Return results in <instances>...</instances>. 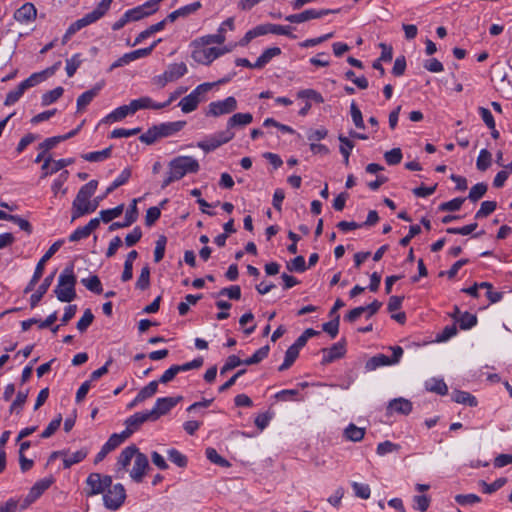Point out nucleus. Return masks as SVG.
I'll return each instance as SVG.
<instances>
[{"instance_id":"obj_1","label":"nucleus","mask_w":512,"mask_h":512,"mask_svg":"<svg viewBox=\"0 0 512 512\" xmlns=\"http://www.w3.org/2000/svg\"><path fill=\"white\" fill-rule=\"evenodd\" d=\"M200 169L198 161L192 156H178L168 163L167 177L163 180L161 188L182 179L186 174L197 173Z\"/></svg>"},{"instance_id":"obj_2","label":"nucleus","mask_w":512,"mask_h":512,"mask_svg":"<svg viewBox=\"0 0 512 512\" xmlns=\"http://www.w3.org/2000/svg\"><path fill=\"white\" fill-rule=\"evenodd\" d=\"M98 186L96 180H91L83 185L73 201L72 220L88 213L94 212L98 207V202H91L90 197L95 193Z\"/></svg>"},{"instance_id":"obj_3","label":"nucleus","mask_w":512,"mask_h":512,"mask_svg":"<svg viewBox=\"0 0 512 512\" xmlns=\"http://www.w3.org/2000/svg\"><path fill=\"white\" fill-rule=\"evenodd\" d=\"M76 276L74 275L73 265L66 267L58 278V285L54 292L57 299L61 302H71L76 297L75 292Z\"/></svg>"},{"instance_id":"obj_4","label":"nucleus","mask_w":512,"mask_h":512,"mask_svg":"<svg viewBox=\"0 0 512 512\" xmlns=\"http://www.w3.org/2000/svg\"><path fill=\"white\" fill-rule=\"evenodd\" d=\"M111 484V476L102 475L100 473H91L86 479L85 494L88 497L103 494Z\"/></svg>"},{"instance_id":"obj_5","label":"nucleus","mask_w":512,"mask_h":512,"mask_svg":"<svg viewBox=\"0 0 512 512\" xmlns=\"http://www.w3.org/2000/svg\"><path fill=\"white\" fill-rule=\"evenodd\" d=\"M390 350L392 351L391 356L377 354L371 357L365 364L366 370L372 371L382 366L393 365L398 363L403 355L402 347L394 346L390 347Z\"/></svg>"},{"instance_id":"obj_6","label":"nucleus","mask_w":512,"mask_h":512,"mask_svg":"<svg viewBox=\"0 0 512 512\" xmlns=\"http://www.w3.org/2000/svg\"><path fill=\"white\" fill-rule=\"evenodd\" d=\"M106 493L103 495L104 505L107 509L116 511L118 510L126 499V490L120 483L111 485L106 489Z\"/></svg>"},{"instance_id":"obj_7","label":"nucleus","mask_w":512,"mask_h":512,"mask_svg":"<svg viewBox=\"0 0 512 512\" xmlns=\"http://www.w3.org/2000/svg\"><path fill=\"white\" fill-rule=\"evenodd\" d=\"M63 245V240H58L54 242L49 249L46 251V253L42 256V258L39 260V262L36 265L34 274L28 283L27 287L25 288L24 292L28 293L29 291L33 290L37 282L40 280V278L43 275L44 272V266L45 263L60 249V247Z\"/></svg>"},{"instance_id":"obj_8","label":"nucleus","mask_w":512,"mask_h":512,"mask_svg":"<svg viewBox=\"0 0 512 512\" xmlns=\"http://www.w3.org/2000/svg\"><path fill=\"white\" fill-rule=\"evenodd\" d=\"M193 51L191 57L199 64L209 65L219 56L224 54V50L216 47H207L205 45H192Z\"/></svg>"},{"instance_id":"obj_9","label":"nucleus","mask_w":512,"mask_h":512,"mask_svg":"<svg viewBox=\"0 0 512 512\" xmlns=\"http://www.w3.org/2000/svg\"><path fill=\"white\" fill-rule=\"evenodd\" d=\"M139 449L135 445H130L124 448L119 454L115 467L116 478L123 479L125 474L128 472V466L132 459L135 458Z\"/></svg>"},{"instance_id":"obj_10","label":"nucleus","mask_w":512,"mask_h":512,"mask_svg":"<svg viewBox=\"0 0 512 512\" xmlns=\"http://www.w3.org/2000/svg\"><path fill=\"white\" fill-rule=\"evenodd\" d=\"M237 109V100L229 96L224 100L214 101L208 105L207 116L219 117L234 112Z\"/></svg>"},{"instance_id":"obj_11","label":"nucleus","mask_w":512,"mask_h":512,"mask_svg":"<svg viewBox=\"0 0 512 512\" xmlns=\"http://www.w3.org/2000/svg\"><path fill=\"white\" fill-rule=\"evenodd\" d=\"M234 138V133L230 130H225L217 135L211 136L203 141H199L197 143V147L205 151L206 153H209L211 151H214L221 145L229 142Z\"/></svg>"},{"instance_id":"obj_12","label":"nucleus","mask_w":512,"mask_h":512,"mask_svg":"<svg viewBox=\"0 0 512 512\" xmlns=\"http://www.w3.org/2000/svg\"><path fill=\"white\" fill-rule=\"evenodd\" d=\"M203 363V358L199 357L183 365H173L160 376L159 383L165 384L167 382H170L179 372H184L191 369H198L202 367Z\"/></svg>"},{"instance_id":"obj_13","label":"nucleus","mask_w":512,"mask_h":512,"mask_svg":"<svg viewBox=\"0 0 512 512\" xmlns=\"http://www.w3.org/2000/svg\"><path fill=\"white\" fill-rule=\"evenodd\" d=\"M148 421H156V412L155 411H144L137 412L134 415L128 417L125 420V431L126 434L131 436L135 431H137L142 424Z\"/></svg>"},{"instance_id":"obj_14","label":"nucleus","mask_w":512,"mask_h":512,"mask_svg":"<svg viewBox=\"0 0 512 512\" xmlns=\"http://www.w3.org/2000/svg\"><path fill=\"white\" fill-rule=\"evenodd\" d=\"M338 10H331V9H321V10H315V9H307L301 13L297 14H291L285 17V20L290 23H303L312 19H318L322 18L328 14L331 13H337Z\"/></svg>"},{"instance_id":"obj_15","label":"nucleus","mask_w":512,"mask_h":512,"mask_svg":"<svg viewBox=\"0 0 512 512\" xmlns=\"http://www.w3.org/2000/svg\"><path fill=\"white\" fill-rule=\"evenodd\" d=\"M149 467L148 457L144 453L138 451L134 458L133 467L129 471L131 479L136 483L142 482Z\"/></svg>"},{"instance_id":"obj_16","label":"nucleus","mask_w":512,"mask_h":512,"mask_svg":"<svg viewBox=\"0 0 512 512\" xmlns=\"http://www.w3.org/2000/svg\"><path fill=\"white\" fill-rule=\"evenodd\" d=\"M412 402L406 398L398 397L389 401L386 407V415L392 416L395 413L400 415H409L412 412Z\"/></svg>"},{"instance_id":"obj_17","label":"nucleus","mask_w":512,"mask_h":512,"mask_svg":"<svg viewBox=\"0 0 512 512\" xmlns=\"http://www.w3.org/2000/svg\"><path fill=\"white\" fill-rule=\"evenodd\" d=\"M53 478L48 477L37 481L29 490L23 508L35 502L53 483Z\"/></svg>"},{"instance_id":"obj_18","label":"nucleus","mask_w":512,"mask_h":512,"mask_svg":"<svg viewBox=\"0 0 512 512\" xmlns=\"http://www.w3.org/2000/svg\"><path fill=\"white\" fill-rule=\"evenodd\" d=\"M181 400V396L158 398L154 407L150 411L156 412V420H158L161 416L167 414L172 408H174Z\"/></svg>"},{"instance_id":"obj_19","label":"nucleus","mask_w":512,"mask_h":512,"mask_svg":"<svg viewBox=\"0 0 512 512\" xmlns=\"http://www.w3.org/2000/svg\"><path fill=\"white\" fill-rule=\"evenodd\" d=\"M137 199L132 200V204L126 211L125 220L123 222H113L109 226L110 231H115L121 228H126L131 226L138 218V209H137Z\"/></svg>"},{"instance_id":"obj_20","label":"nucleus","mask_w":512,"mask_h":512,"mask_svg":"<svg viewBox=\"0 0 512 512\" xmlns=\"http://www.w3.org/2000/svg\"><path fill=\"white\" fill-rule=\"evenodd\" d=\"M37 17V9L33 3H25L14 13V19L19 23L34 21Z\"/></svg>"},{"instance_id":"obj_21","label":"nucleus","mask_w":512,"mask_h":512,"mask_svg":"<svg viewBox=\"0 0 512 512\" xmlns=\"http://www.w3.org/2000/svg\"><path fill=\"white\" fill-rule=\"evenodd\" d=\"M113 0H101V2L97 5V7L91 11L90 13H87L85 16H83V19L85 20L86 25H90L92 23H95L100 18H102L107 11L109 10Z\"/></svg>"},{"instance_id":"obj_22","label":"nucleus","mask_w":512,"mask_h":512,"mask_svg":"<svg viewBox=\"0 0 512 512\" xmlns=\"http://www.w3.org/2000/svg\"><path fill=\"white\" fill-rule=\"evenodd\" d=\"M157 11L154 8V5L151 4V1L145 2L143 5L137 6L135 8L129 9L128 12L130 14V19L132 21H139Z\"/></svg>"},{"instance_id":"obj_23","label":"nucleus","mask_w":512,"mask_h":512,"mask_svg":"<svg viewBox=\"0 0 512 512\" xmlns=\"http://www.w3.org/2000/svg\"><path fill=\"white\" fill-rule=\"evenodd\" d=\"M54 274L55 273H52L51 275L47 276L43 280L41 285L38 287L37 291L31 295V297H30L31 308L36 307L37 304L41 301L44 294H46V292L48 291L49 287L51 286V284L53 282Z\"/></svg>"},{"instance_id":"obj_24","label":"nucleus","mask_w":512,"mask_h":512,"mask_svg":"<svg viewBox=\"0 0 512 512\" xmlns=\"http://www.w3.org/2000/svg\"><path fill=\"white\" fill-rule=\"evenodd\" d=\"M281 54V49L279 47H271L267 48L263 51V53L257 58L256 62L253 63V69H262L265 67L274 57L279 56Z\"/></svg>"},{"instance_id":"obj_25","label":"nucleus","mask_w":512,"mask_h":512,"mask_svg":"<svg viewBox=\"0 0 512 512\" xmlns=\"http://www.w3.org/2000/svg\"><path fill=\"white\" fill-rule=\"evenodd\" d=\"M323 361L330 363L345 354V346L342 343H335L330 348L322 349Z\"/></svg>"},{"instance_id":"obj_26","label":"nucleus","mask_w":512,"mask_h":512,"mask_svg":"<svg viewBox=\"0 0 512 512\" xmlns=\"http://www.w3.org/2000/svg\"><path fill=\"white\" fill-rule=\"evenodd\" d=\"M225 29L223 27H219L218 33L213 35H206L195 39L191 45H210V44H223L225 42L224 36Z\"/></svg>"},{"instance_id":"obj_27","label":"nucleus","mask_w":512,"mask_h":512,"mask_svg":"<svg viewBox=\"0 0 512 512\" xmlns=\"http://www.w3.org/2000/svg\"><path fill=\"white\" fill-rule=\"evenodd\" d=\"M200 7H201V3L198 1L191 3L189 5L183 6L179 9L171 12L170 14H168L166 17V20H168L169 22H174L179 17H185L191 13L196 12Z\"/></svg>"},{"instance_id":"obj_28","label":"nucleus","mask_w":512,"mask_h":512,"mask_svg":"<svg viewBox=\"0 0 512 512\" xmlns=\"http://www.w3.org/2000/svg\"><path fill=\"white\" fill-rule=\"evenodd\" d=\"M186 125L185 121H175V122H167L161 123L157 125L160 137H168L171 136L178 131L182 130Z\"/></svg>"},{"instance_id":"obj_29","label":"nucleus","mask_w":512,"mask_h":512,"mask_svg":"<svg viewBox=\"0 0 512 512\" xmlns=\"http://www.w3.org/2000/svg\"><path fill=\"white\" fill-rule=\"evenodd\" d=\"M187 72V66L185 63H174L168 66L165 70L166 81H175L185 75Z\"/></svg>"},{"instance_id":"obj_30","label":"nucleus","mask_w":512,"mask_h":512,"mask_svg":"<svg viewBox=\"0 0 512 512\" xmlns=\"http://www.w3.org/2000/svg\"><path fill=\"white\" fill-rule=\"evenodd\" d=\"M451 397L454 402L464 404L470 407H476L478 404L476 397H474L469 392L455 389L452 392Z\"/></svg>"},{"instance_id":"obj_31","label":"nucleus","mask_w":512,"mask_h":512,"mask_svg":"<svg viewBox=\"0 0 512 512\" xmlns=\"http://www.w3.org/2000/svg\"><path fill=\"white\" fill-rule=\"evenodd\" d=\"M57 144H59V139L55 137H50L45 139L42 143L38 145V149L40 152L35 158V163H39L42 160H45L49 154L48 151L53 149Z\"/></svg>"},{"instance_id":"obj_32","label":"nucleus","mask_w":512,"mask_h":512,"mask_svg":"<svg viewBox=\"0 0 512 512\" xmlns=\"http://www.w3.org/2000/svg\"><path fill=\"white\" fill-rule=\"evenodd\" d=\"M252 121L253 116L251 113H236L228 119L226 130L231 131L233 127L249 125Z\"/></svg>"},{"instance_id":"obj_33","label":"nucleus","mask_w":512,"mask_h":512,"mask_svg":"<svg viewBox=\"0 0 512 512\" xmlns=\"http://www.w3.org/2000/svg\"><path fill=\"white\" fill-rule=\"evenodd\" d=\"M129 114H134L132 111H130V104L129 105H123L115 110H113L111 113H109L105 118L104 122L106 123H113L117 121H121Z\"/></svg>"},{"instance_id":"obj_34","label":"nucleus","mask_w":512,"mask_h":512,"mask_svg":"<svg viewBox=\"0 0 512 512\" xmlns=\"http://www.w3.org/2000/svg\"><path fill=\"white\" fill-rule=\"evenodd\" d=\"M200 101L201 99L198 98L193 92H191L189 95L182 98L178 105L182 112L190 113L197 109Z\"/></svg>"},{"instance_id":"obj_35","label":"nucleus","mask_w":512,"mask_h":512,"mask_svg":"<svg viewBox=\"0 0 512 512\" xmlns=\"http://www.w3.org/2000/svg\"><path fill=\"white\" fill-rule=\"evenodd\" d=\"M99 90H100V87H94V88L82 93L77 98V111L80 112V111L84 110L91 103V101L98 95Z\"/></svg>"},{"instance_id":"obj_36","label":"nucleus","mask_w":512,"mask_h":512,"mask_svg":"<svg viewBox=\"0 0 512 512\" xmlns=\"http://www.w3.org/2000/svg\"><path fill=\"white\" fill-rule=\"evenodd\" d=\"M244 364V360H241L236 355H230L227 357L224 365L220 369V378H225L229 372Z\"/></svg>"},{"instance_id":"obj_37","label":"nucleus","mask_w":512,"mask_h":512,"mask_svg":"<svg viewBox=\"0 0 512 512\" xmlns=\"http://www.w3.org/2000/svg\"><path fill=\"white\" fill-rule=\"evenodd\" d=\"M157 387L158 386H144L140 390L138 395L135 397V399L127 405V407L129 409H132L136 405H138L139 403H141L144 400H146L147 398L152 397L157 392Z\"/></svg>"},{"instance_id":"obj_38","label":"nucleus","mask_w":512,"mask_h":512,"mask_svg":"<svg viewBox=\"0 0 512 512\" xmlns=\"http://www.w3.org/2000/svg\"><path fill=\"white\" fill-rule=\"evenodd\" d=\"M156 102L150 97L144 96L130 102V111L136 113L140 109H154Z\"/></svg>"},{"instance_id":"obj_39","label":"nucleus","mask_w":512,"mask_h":512,"mask_svg":"<svg viewBox=\"0 0 512 512\" xmlns=\"http://www.w3.org/2000/svg\"><path fill=\"white\" fill-rule=\"evenodd\" d=\"M88 454L87 449H80L70 455L65 454V457L63 459V466L65 469L70 468L72 465L81 462L86 458Z\"/></svg>"},{"instance_id":"obj_40","label":"nucleus","mask_w":512,"mask_h":512,"mask_svg":"<svg viewBox=\"0 0 512 512\" xmlns=\"http://www.w3.org/2000/svg\"><path fill=\"white\" fill-rule=\"evenodd\" d=\"M338 140L341 143L339 150H340V153L342 154V156L344 158V164L348 165L349 164L350 152L354 148V143L348 137H346V136H344L342 134H340L338 136Z\"/></svg>"},{"instance_id":"obj_41","label":"nucleus","mask_w":512,"mask_h":512,"mask_svg":"<svg viewBox=\"0 0 512 512\" xmlns=\"http://www.w3.org/2000/svg\"><path fill=\"white\" fill-rule=\"evenodd\" d=\"M364 435L365 429L357 427L354 424H349L348 427L344 430V436L346 437V439L353 442L361 441Z\"/></svg>"},{"instance_id":"obj_42","label":"nucleus","mask_w":512,"mask_h":512,"mask_svg":"<svg viewBox=\"0 0 512 512\" xmlns=\"http://www.w3.org/2000/svg\"><path fill=\"white\" fill-rule=\"evenodd\" d=\"M112 146H109L101 151L90 152L82 155V158L89 162H100L111 156Z\"/></svg>"},{"instance_id":"obj_43","label":"nucleus","mask_w":512,"mask_h":512,"mask_svg":"<svg viewBox=\"0 0 512 512\" xmlns=\"http://www.w3.org/2000/svg\"><path fill=\"white\" fill-rule=\"evenodd\" d=\"M150 286V267L145 265L137 278L135 287L141 291L148 289Z\"/></svg>"},{"instance_id":"obj_44","label":"nucleus","mask_w":512,"mask_h":512,"mask_svg":"<svg viewBox=\"0 0 512 512\" xmlns=\"http://www.w3.org/2000/svg\"><path fill=\"white\" fill-rule=\"evenodd\" d=\"M131 177V170L129 168H125L121 174L111 183V185L106 189L105 195L110 194L118 187L124 185L129 178Z\"/></svg>"},{"instance_id":"obj_45","label":"nucleus","mask_w":512,"mask_h":512,"mask_svg":"<svg viewBox=\"0 0 512 512\" xmlns=\"http://www.w3.org/2000/svg\"><path fill=\"white\" fill-rule=\"evenodd\" d=\"M128 437L130 436L126 434L125 430L122 431L121 433H114L109 437L108 441L104 445L106 446V449L113 451L118 446H120Z\"/></svg>"},{"instance_id":"obj_46","label":"nucleus","mask_w":512,"mask_h":512,"mask_svg":"<svg viewBox=\"0 0 512 512\" xmlns=\"http://www.w3.org/2000/svg\"><path fill=\"white\" fill-rule=\"evenodd\" d=\"M123 210H124V204H120L112 209L101 210L100 211V219L104 223H108V222L112 221L113 219L119 217L123 213Z\"/></svg>"},{"instance_id":"obj_47","label":"nucleus","mask_w":512,"mask_h":512,"mask_svg":"<svg viewBox=\"0 0 512 512\" xmlns=\"http://www.w3.org/2000/svg\"><path fill=\"white\" fill-rule=\"evenodd\" d=\"M64 89L62 87H56L55 89L44 93L41 97V104L43 106H48L54 102H56L62 95Z\"/></svg>"},{"instance_id":"obj_48","label":"nucleus","mask_w":512,"mask_h":512,"mask_svg":"<svg viewBox=\"0 0 512 512\" xmlns=\"http://www.w3.org/2000/svg\"><path fill=\"white\" fill-rule=\"evenodd\" d=\"M81 283L90 291L96 293V294H101L103 289H102V285H101V282H100V279L98 278V276L96 275H93L89 278H84L81 280Z\"/></svg>"},{"instance_id":"obj_49","label":"nucleus","mask_w":512,"mask_h":512,"mask_svg":"<svg viewBox=\"0 0 512 512\" xmlns=\"http://www.w3.org/2000/svg\"><path fill=\"white\" fill-rule=\"evenodd\" d=\"M298 355L299 351L296 349V347L290 346L285 353L284 362L279 366V371L288 369L295 362Z\"/></svg>"},{"instance_id":"obj_50","label":"nucleus","mask_w":512,"mask_h":512,"mask_svg":"<svg viewBox=\"0 0 512 512\" xmlns=\"http://www.w3.org/2000/svg\"><path fill=\"white\" fill-rule=\"evenodd\" d=\"M491 160V153L487 149H482L477 158L476 166L480 171H485L490 167Z\"/></svg>"},{"instance_id":"obj_51","label":"nucleus","mask_w":512,"mask_h":512,"mask_svg":"<svg viewBox=\"0 0 512 512\" xmlns=\"http://www.w3.org/2000/svg\"><path fill=\"white\" fill-rule=\"evenodd\" d=\"M487 192V184L481 182L474 185L469 192L468 198L472 202L480 200Z\"/></svg>"},{"instance_id":"obj_52","label":"nucleus","mask_w":512,"mask_h":512,"mask_svg":"<svg viewBox=\"0 0 512 512\" xmlns=\"http://www.w3.org/2000/svg\"><path fill=\"white\" fill-rule=\"evenodd\" d=\"M297 97L300 99H308L313 100L316 103H323L324 98L323 96L314 89H303L298 91Z\"/></svg>"},{"instance_id":"obj_53","label":"nucleus","mask_w":512,"mask_h":512,"mask_svg":"<svg viewBox=\"0 0 512 512\" xmlns=\"http://www.w3.org/2000/svg\"><path fill=\"white\" fill-rule=\"evenodd\" d=\"M497 204L495 201H484L481 203L480 209L476 212L475 218L481 219L487 217L495 211Z\"/></svg>"},{"instance_id":"obj_54","label":"nucleus","mask_w":512,"mask_h":512,"mask_svg":"<svg viewBox=\"0 0 512 512\" xmlns=\"http://www.w3.org/2000/svg\"><path fill=\"white\" fill-rule=\"evenodd\" d=\"M269 353V346L259 348L251 357L244 360V365L257 364L267 357Z\"/></svg>"},{"instance_id":"obj_55","label":"nucleus","mask_w":512,"mask_h":512,"mask_svg":"<svg viewBox=\"0 0 512 512\" xmlns=\"http://www.w3.org/2000/svg\"><path fill=\"white\" fill-rule=\"evenodd\" d=\"M158 138L161 137L157 125H154L153 127L149 128L145 133H143L139 137L140 141L147 145L153 144Z\"/></svg>"},{"instance_id":"obj_56","label":"nucleus","mask_w":512,"mask_h":512,"mask_svg":"<svg viewBox=\"0 0 512 512\" xmlns=\"http://www.w3.org/2000/svg\"><path fill=\"white\" fill-rule=\"evenodd\" d=\"M94 320V315L91 311V309H86L84 311L83 316L79 319L77 322V329L79 332L83 333L87 330V328L92 324Z\"/></svg>"},{"instance_id":"obj_57","label":"nucleus","mask_w":512,"mask_h":512,"mask_svg":"<svg viewBox=\"0 0 512 512\" xmlns=\"http://www.w3.org/2000/svg\"><path fill=\"white\" fill-rule=\"evenodd\" d=\"M206 456L207 458L214 464L219 465L221 467H229L230 463L220 456L218 452L214 448H207L206 449Z\"/></svg>"},{"instance_id":"obj_58","label":"nucleus","mask_w":512,"mask_h":512,"mask_svg":"<svg viewBox=\"0 0 512 512\" xmlns=\"http://www.w3.org/2000/svg\"><path fill=\"white\" fill-rule=\"evenodd\" d=\"M339 321L340 315H335V317L322 325V329L324 332L328 333L331 338H335L339 331Z\"/></svg>"},{"instance_id":"obj_59","label":"nucleus","mask_w":512,"mask_h":512,"mask_svg":"<svg viewBox=\"0 0 512 512\" xmlns=\"http://www.w3.org/2000/svg\"><path fill=\"white\" fill-rule=\"evenodd\" d=\"M167 243V238L164 235L158 237L154 250V261L156 263L160 262L165 254V247Z\"/></svg>"},{"instance_id":"obj_60","label":"nucleus","mask_w":512,"mask_h":512,"mask_svg":"<svg viewBox=\"0 0 512 512\" xmlns=\"http://www.w3.org/2000/svg\"><path fill=\"white\" fill-rule=\"evenodd\" d=\"M287 269L290 272H304L306 270V263L303 256H296L293 260L287 263Z\"/></svg>"},{"instance_id":"obj_61","label":"nucleus","mask_w":512,"mask_h":512,"mask_svg":"<svg viewBox=\"0 0 512 512\" xmlns=\"http://www.w3.org/2000/svg\"><path fill=\"white\" fill-rule=\"evenodd\" d=\"M460 328L463 330L470 329L477 323V317L469 312L463 313L458 319Z\"/></svg>"},{"instance_id":"obj_62","label":"nucleus","mask_w":512,"mask_h":512,"mask_svg":"<svg viewBox=\"0 0 512 512\" xmlns=\"http://www.w3.org/2000/svg\"><path fill=\"white\" fill-rule=\"evenodd\" d=\"M385 161L388 165H397L402 160V152L400 148H393L384 154Z\"/></svg>"},{"instance_id":"obj_63","label":"nucleus","mask_w":512,"mask_h":512,"mask_svg":"<svg viewBox=\"0 0 512 512\" xmlns=\"http://www.w3.org/2000/svg\"><path fill=\"white\" fill-rule=\"evenodd\" d=\"M24 92H25L24 87L21 84H19L15 90L10 91L6 95L4 105L11 106V105L15 104L21 98V96L23 95Z\"/></svg>"},{"instance_id":"obj_64","label":"nucleus","mask_w":512,"mask_h":512,"mask_svg":"<svg viewBox=\"0 0 512 512\" xmlns=\"http://www.w3.org/2000/svg\"><path fill=\"white\" fill-rule=\"evenodd\" d=\"M168 458L171 462L178 467H185L187 465V457L176 449L168 450Z\"/></svg>"}]
</instances>
